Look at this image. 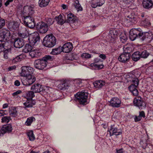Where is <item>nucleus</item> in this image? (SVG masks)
<instances>
[{
  "label": "nucleus",
  "instance_id": "41",
  "mask_svg": "<svg viewBox=\"0 0 153 153\" xmlns=\"http://www.w3.org/2000/svg\"><path fill=\"white\" fill-rule=\"evenodd\" d=\"M141 24L142 26L145 27L149 26L151 25V23L149 20L146 18L142 20L141 21Z\"/></svg>",
  "mask_w": 153,
  "mask_h": 153
},
{
  "label": "nucleus",
  "instance_id": "27",
  "mask_svg": "<svg viewBox=\"0 0 153 153\" xmlns=\"http://www.w3.org/2000/svg\"><path fill=\"white\" fill-rule=\"evenodd\" d=\"M142 4L143 7L148 9L152 8L153 5L152 0H143Z\"/></svg>",
  "mask_w": 153,
  "mask_h": 153
},
{
  "label": "nucleus",
  "instance_id": "33",
  "mask_svg": "<svg viewBox=\"0 0 153 153\" xmlns=\"http://www.w3.org/2000/svg\"><path fill=\"white\" fill-rule=\"evenodd\" d=\"M33 45H32L29 43L25 44L22 50V52L25 53H30L32 51L33 49Z\"/></svg>",
  "mask_w": 153,
  "mask_h": 153
},
{
  "label": "nucleus",
  "instance_id": "34",
  "mask_svg": "<svg viewBox=\"0 0 153 153\" xmlns=\"http://www.w3.org/2000/svg\"><path fill=\"white\" fill-rule=\"evenodd\" d=\"M36 104L35 101L32 99L27 100L26 102L24 103V105L26 108H30L32 107Z\"/></svg>",
  "mask_w": 153,
  "mask_h": 153
},
{
  "label": "nucleus",
  "instance_id": "6",
  "mask_svg": "<svg viewBox=\"0 0 153 153\" xmlns=\"http://www.w3.org/2000/svg\"><path fill=\"white\" fill-rule=\"evenodd\" d=\"M35 77L31 74L21 79L22 84L24 85H30L36 81Z\"/></svg>",
  "mask_w": 153,
  "mask_h": 153
},
{
  "label": "nucleus",
  "instance_id": "24",
  "mask_svg": "<svg viewBox=\"0 0 153 153\" xmlns=\"http://www.w3.org/2000/svg\"><path fill=\"white\" fill-rule=\"evenodd\" d=\"M62 52L68 53L70 52L73 49V45L72 43L70 42H67L63 45L62 47H61Z\"/></svg>",
  "mask_w": 153,
  "mask_h": 153
},
{
  "label": "nucleus",
  "instance_id": "7",
  "mask_svg": "<svg viewBox=\"0 0 153 153\" xmlns=\"http://www.w3.org/2000/svg\"><path fill=\"white\" fill-rule=\"evenodd\" d=\"M24 23L25 25L29 27L32 28L36 26L34 22V15L23 16Z\"/></svg>",
  "mask_w": 153,
  "mask_h": 153
},
{
  "label": "nucleus",
  "instance_id": "21",
  "mask_svg": "<svg viewBox=\"0 0 153 153\" xmlns=\"http://www.w3.org/2000/svg\"><path fill=\"white\" fill-rule=\"evenodd\" d=\"M13 130L12 125L10 124L4 125L0 129V137L2 136L6 132H10Z\"/></svg>",
  "mask_w": 153,
  "mask_h": 153
},
{
  "label": "nucleus",
  "instance_id": "4",
  "mask_svg": "<svg viewBox=\"0 0 153 153\" xmlns=\"http://www.w3.org/2000/svg\"><path fill=\"white\" fill-rule=\"evenodd\" d=\"M7 42H4L2 43L0 45V46L2 48L0 50V52H3V53L4 58L5 59H7L9 58V53L11 51V46L7 45Z\"/></svg>",
  "mask_w": 153,
  "mask_h": 153
},
{
  "label": "nucleus",
  "instance_id": "22",
  "mask_svg": "<svg viewBox=\"0 0 153 153\" xmlns=\"http://www.w3.org/2000/svg\"><path fill=\"white\" fill-rule=\"evenodd\" d=\"M18 35L23 39L27 38L29 36V33L26 28L24 26L21 27L19 30Z\"/></svg>",
  "mask_w": 153,
  "mask_h": 153
},
{
  "label": "nucleus",
  "instance_id": "5",
  "mask_svg": "<svg viewBox=\"0 0 153 153\" xmlns=\"http://www.w3.org/2000/svg\"><path fill=\"white\" fill-rule=\"evenodd\" d=\"M10 31L6 28H4L0 30V38L2 43L9 40L11 37Z\"/></svg>",
  "mask_w": 153,
  "mask_h": 153
},
{
  "label": "nucleus",
  "instance_id": "49",
  "mask_svg": "<svg viewBox=\"0 0 153 153\" xmlns=\"http://www.w3.org/2000/svg\"><path fill=\"white\" fill-rule=\"evenodd\" d=\"M121 41L123 43H124L127 40V38L125 33L121 34L120 36Z\"/></svg>",
  "mask_w": 153,
  "mask_h": 153
},
{
  "label": "nucleus",
  "instance_id": "50",
  "mask_svg": "<svg viewBox=\"0 0 153 153\" xmlns=\"http://www.w3.org/2000/svg\"><path fill=\"white\" fill-rule=\"evenodd\" d=\"M10 119V117L9 116H4L2 118L1 122L7 123L9 122Z\"/></svg>",
  "mask_w": 153,
  "mask_h": 153
},
{
  "label": "nucleus",
  "instance_id": "20",
  "mask_svg": "<svg viewBox=\"0 0 153 153\" xmlns=\"http://www.w3.org/2000/svg\"><path fill=\"white\" fill-rule=\"evenodd\" d=\"M34 66L35 68L39 70H42L47 66V64L44 62L41 59L36 60L35 61Z\"/></svg>",
  "mask_w": 153,
  "mask_h": 153
},
{
  "label": "nucleus",
  "instance_id": "47",
  "mask_svg": "<svg viewBox=\"0 0 153 153\" xmlns=\"http://www.w3.org/2000/svg\"><path fill=\"white\" fill-rule=\"evenodd\" d=\"M75 82L74 85L77 89H79L83 86L82 82L80 80H77L75 81Z\"/></svg>",
  "mask_w": 153,
  "mask_h": 153
},
{
  "label": "nucleus",
  "instance_id": "46",
  "mask_svg": "<svg viewBox=\"0 0 153 153\" xmlns=\"http://www.w3.org/2000/svg\"><path fill=\"white\" fill-rule=\"evenodd\" d=\"M117 33H116V30H111L109 32V36L113 39H114L117 37Z\"/></svg>",
  "mask_w": 153,
  "mask_h": 153
},
{
  "label": "nucleus",
  "instance_id": "48",
  "mask_svg": "<svg viewBox=\"0 0 153 153\" xmlns=\"http://www.w3.org/2000/svg\"><path fill=\"white\" fill-rule=\"evenodd\" d=\"M27 135L29 137L30 140L33 141L35 139V137L32 131H30L28 132L27 133Z\"/></svg>",
  "mask_w": 153,
  "mask_h": 153
},
{
  "label": "nucleus",
  "instance_id": "1",
  "mask_svg": "<svg viewBox=\"0 0 153 153\" xmlns=\"http://www.w3.org/2000/svg\"><path fill=\"white\" fill-rule=\"evenodd\" d=\"M56 39L53 34L47 35L43 39V45L45 46L51 48L56 44Z\"/></svg>",
  "mask_w": 153,
  "mask_h": 153
},
{
  "label": "nucleus",
  "instance_id": "32",
  "mask_svg": "<svg viewBox=\"0 0 153 153\" xmlns=\"http://www.w3.org/2000/svg\"><path fill=\"white\" fill-rule=\"evenodd\" d=\"M22 96L26 98L27 100L32 99L35 96L34 93L32 91L27 92Z\"/></svg>",
  "mask_w": 153,
  "mask_h": 153
},
{
  "label": "nucleus",
  "instance_id": "38",
  "mask_svg": "<svg viewBox=\"0 0 153 153\" xmlns=\"http://www.w3.org/2000/svg\"><path fill=\"white\" fill-rule=\"evenodd\" d=\"M9 113L10 115L13 117L17 115V111L16 108L14 107H12L10 108Z\"/></svg>",
  "mask_w": 153,
  "mask_h": 153
},
{
  "label": "nucleus",
  "instance_id": "23",
  "mask_svg": "<svg viewBox=\"0 0 153 153\" xmlns=\"http://www.w3.org/2000/svg\"><path fill=\"white\" fill-rule=\"evenodd\" d=\"M19 24L15 21H10L9 22L7 25V27L10 30H16L19 27Z\"/></svg>",
  "mask_w": 153,
  "mask_h": 153
},
{
  "label": "nucleus",
  "instance_id": "36",
  "mask_svg": "<svg viewBox=\"0 0 153 153\" xmlns=\"http://www.w3.org/2000/svg\"><path fill=\"white\" fill-rule=\"evenodd\" d=\"M139 114L138 116H135L134 118V121L135 122L140 121L142 118H145L146 117L144 112L143 111H139Z\"/></svg>",
  "mask_w": 153,
  "mask_h": 153
},
{
  "label": "nucleus",
  "instance_id": "39",
  "mask_svg": "<svg viewBox=\"0 0 153 153\" xmlns=\"http://www.w3.org/2000/svg\"><path fill=\"white\" fill-rule=\"evenodd\" d=\"M62 52V50L61 46H59L57 48L52 49L51 53L53 55H57L60 53Z\"/></svg>",
  "mask_w": 153,
  "mask_h": 153
},
{
  "label": "nucleus",
  "instance_id": "44",
  "mask_svg": "<svg viewBox=\"0 0 153 153\" xmlns=\"http://www.w3.org/2000/svg\"><path fill=\"white\" fill-rule=\"evenodd\" d=\"M54 20L51 18H46L45 19V23L46 24L48 27H49L52 25L54 22Z\"/></svg>",
  "mask_w": 153,
  "mask_h": 153
},
{
  "label": "nucleus",
  "instance_id": "64",
  "mask_svg": "<svg viewBox=\"0 0 153 153\" xmlns=\"http://www.w3.org/2000/svg\"><path fill=\"white\" fill-rule=\"evenodd\" d=\"M4 114H5V111L3 110H0V116H4Z\"/></svg>",
  "mask_w": 153,
  "mask_h": 153
},
{
  "label": "nucleus",
  "instance_id": "51",
  "mask_svg": "<svg viewBox=\"0 0 153 153\" xmlns=\"http://www.w3.org/2000/svg\"><path fill=\"white\" fill-rule=\"evenodd\" d=\"M21 56V55H20L19 56H17L13 58L12 60V62L13 63L15 64L17 62L21 61V58L20 56Z\"/></svg>",
  "mask_w": 153,
  "mask_h": 153
},
{
  "label": "nucleus",
  "instance_id": "30",
  "mask_svg": "<svg viewBox=\"0 0 153 153\" xmlns=\"http://www.w3.org/2000/svg\"><path fill=\"white\" fill-rule=\"evenodd\" d=\"M69 86L68 83L64 81L60 82L57 85V87L60 90H64L67 89Z\"/></svg>",
  "mask_w": 153,
  "mask_h": 153
},
{
  "label": "nucleus",
  "instance_id": "60",
  "mask_svg": "<svg viewBox=\"0 0 153 153\" xmlns=\"http://www.w3.org/2000/svg\"><path fill=\"white\" fill-rule=\"evenodd\" d=\"M13 0H7L6 1V2L5 3V5L7 6L9 5L10 3L12 2L13 1Z\"/></svg>",
  "mask_w": 153,
  "mask_h": 153
},
{
  "label": "nucleus",
  "instance_id": "31",
  "mask_svg": "<svg viewBox=\"0 0 153 153\" xmlns=\"http://www.w3.org/2000/svg\"><path fill=\"white\" fill-rule=\"evenodd\" d=\"M75 16L72 13H69L67 15V19L65 20V22L69 23H74L75 21Z\"/></svg>",
  "mask_w": 153,
  "mask_h": 153
},
{
  "label": "nucleus",
  "instance_id": "29",
  "mask_svg": "<svg viewBox=\"0 0 153 153\" xmlns=\"http://www.w3.org/2000/svg\"><path fill=\"white\" fill-rule=\"evenodd\" d=\"M105 81L102 80H98L95 81L93 82L94 87L97 89L101 88L105 84Z\"/></svg>",
  "mask_w": 153,
  "mask_h": 153
},
{
  "label": "nucleus",
  "instance_id": "8",
  "mask_svg": "<svg viewBox=\"0 0 153 153\" xmlns=\"http://www.w3.org/2000/svg\"><path fill=\"white\" fill-rule=\"evenodd\" d=\"M40 36L37 32L33 33L30 37L28 38L29 43L32 45H34L36 44H38L40 41Z\"/></svg>",
  "mask_w": 153,
  "mask_h": 153
},
{
  "label": "nucleus",
  "instance_id": "37",
  "mask_svg": "<svg viewBox=\"0 0 153 153\" xmlns=\"http://www.w3.org/2000/svg\"><path fill=\"white\" fill-rule=\"evenodd\" d=\"M49 1L50 0H39V5L41 7H45L48 5Z\"/></svg>",
  "mask_w": 153,
  "mask_h": 153
},
{
  "label": "nucleus",
  "instance_id": "25",
  "mask_svg": "<svg viewBox=\"0 0 153 153\" xmlns=\"http://www.w3.org/2000/svg\"><path fill=\"white\" fill-rule=\"evenodd\" d=\"M25 44L24 40L21 38H16L15 39L14 46L16 48L22 47Z\"/></svg>",
  "mask_w": 153,
  "mask_h": 153
},
{
  "label": "nucleus",
  "instance_id": "52",
  "mask_svg": "<svg viewBox=\"0 0 153 153\" xmlns=\"http://www.w3.org/2000/svg\"><path fill=\"white\" fill-rule=\"evenodd\" d=\"M81 56L83 59H89L91 57V55L87 53H83L81 54Z\"/></svg>",
  "mask_w": 153,
  "mask_h": 153
},
{
  "label": "nucleus",
  "instance_id": "63",
  "mask_svg": "<svg viewBox=\"0 0 153 153\" xmlns=\"http://www.w3.org/2000/svg\"><path fill=\"white\" fill-rule=\"evenodd\" d=\"M123 148H121L119 150L116 149V153H123Z\"/></svg>",
  "mask_w": 153,
  "mask_h": 153
},
{
  "label": "nucleus",
  "instance_id": "57",
  "mask_svg": "<svg viewBox=\"0 0 153 153\" xmlns=\"http://www.w3.org/2000/svg\"><path fill=\"white\" fill-rule=\"evenodd\" d=\"M22 91L21 90H18L16 92H14L12 94V95L13 96H16L18 94H19L22 93Z\"/></svg>",
  "mask_w": 153,
  "mask_h": 153
},
{
  "label": "nucleus",
  "instance_id": "45",
  "mask_svg": "<svg viewBox=\"0 0 153 153\" xmlns=\"http://www.w3.org/2000/svg\"><path fill=\"white\" fill-rule=\"evenodd\" d=\"M140 53L141 58L144 59L147 58L150 55L149 53L146 50L140 52Z\"/></svg>",
  "mask_w": 153,
  "mask_h": 153
},
{
  "label": "nucleus",
  "instance_id": "59",
  "mask_svg": "<svg viewBox=\"0 0 153 153\" xmlns=\"http://www.w3.org/2000/svg\"><path fill=\"white\" fill-rule=\"evenodd\" d=\"M99 57L100 58H101L103 60H105L106 58V56L105 54H101L99 56Z\"/></svg>",
  "mask_w": 153,
  "mask_h": 153
},
{
  "label": "nucleus",
  "instance_id": "15",
  "mask_svg": "<svg viewBox=\"0 0 153 153\" xmlns=\"http://www.w3.org/2000/svg\"><path fill=\"white\" fill-rule=\"evenodd\" d=\"M130 51L126 50L125 51H123L118 57L119 61L123 63H125L128 61L131 56V54L129 53Z\"/></svg>",
  "mask_w": 153,
  "mask_h": 153
},
{
  "label": "nucleus",
  "instance_id": "19",
  "mask_svg": "<svg viewBox=\"0 0 153 153\" xmlns=\"http://www.w3.org/2000/svg\"><path fill=\"white\" fill-rule=\"evenodd\" d=\"M140 28H134L131 30L129 32V37L132 41L137 39L138 35L140 33Z\"/></svg>",
  "mask_w": 153,
  "mask_h": 153
},
{
  "label": "nucleus",
  "instance_id": "53",
  "mask_svg": "<svg viewBox=\"0 0 153 153\" xmlns=\"http://www.w3.org/2000/svg\"><path fill=\"white\" fill-rule=\"evenodd\" d=\"M74 6L76 9L77 10V11H79V10L82 11V8L81 6V5L80 4L74 5Z\"/></svg>",
  "mask_w": 153,
  "mask_h": 153
},
{
  "label": "nucleus",
  "instance_id": "40",
  "mask_svg": "<svg viewBox=\"0 0 153 153\" xmlns=\"http://www.w3.org/2000/svg\"><path fill=\"white\" fill-rule=\"evenodd\" d=\"M53 56L50 55H45L41 59L47 64L48 61H51L53 59Z\"/></svg>",
  "mask_w": 153,
  "mask_h": 153
},
{
  "label": "nucleus",
  "instance_id": "16",
  "mask_svg": "<svg viewBox=\"0 0 153 153\" xmlns=\"http://www.w3.org/2000/svg\"><path fill=\"white\" fill-rule=\"evenodd\" d=\"M33 8L28 6H24L22 11L23 16L34 15V11Z\"/></svg>",
  "mask_w": 153,
  "mask_h": 153
},
{
  "label": "nucleus",
  "instance_id": "55",
  "mask_svg": "<svg viewBox=\"0 0 153 153\" xmlns=\"http://www.w3.org/2000/svg\"><path fill=\"white\" fill-rule=\"evenodd\" d=\"M134 96H136L138 95V90L136 89L135 90L131 91Z\"/></svg>",
  "mask_w": 153,
  "mask_h": 153
},
{
  "label": "nucleus",
  "instance_id": "17",
  "mask_svg": "<svg viewBox=\"0 0 153 153\" xmlns=\"http://www.w3.org/2000/svg\"><path fill=\"white\" fill-rule=\"evenodd\" d=\"M109 105L114 108H119L120 106L121 101L117 97H114L109 101Z\"/></svg>",
  "mask_w": 153,
  "mask_h": 153
},
{
  "label": "nucleus",
  "instance_id": "54",
  "mask_svg": "<svg viewBox=\"0 0 153 153\" xmlns=\"http://www.w3.org/2000/svg\"><path fill=\"white\" fill-rule=\"evenodd\" d=\"M5 24V21L4 19H0V29L2 28Z\"/></svg>",
  "mask_w": 153,
  "mask_h": 153
},
{
  "label": "nucleus",
  "instance_id": "3",
  "mask_svg": "<svg viewBox=\"0 0 153 153\" xmlns=\"http://www.w3.org/2000/svg\"><path fill=\"white\" fill-rule=\"evenodd\" d=\"M140 33L138 35L137 39L142 41H149L152 39V34L148 32H143L140 28Z\"/></svg>",
  "mask_w": 153,
  "mask_h": 153
},
{
  "label": "nucleus",
  "instance_id": "10",
  "mask_svg": "<svg viewBox=\"0 0 153 153\" xmlns=\"http://www.w3.org/2000/svg\"><path fill=\"white\" fill-rule=\"evenodd\" d=\"M130 76V78L131 79H128L129 81H132L134 84L131 85L128 87V88L130 91L135 90L136 89L137 86L139 85V81L137 78L133 74H131Z\"/></svg>",
  "mask_w": 153,
  "mask_h": 153
},
{
  "label": "nucleus",
  "instance_id": "11",
  "mask_svg": "<svg viewBox=\"0 0 153 153\" xmlns=\"http://www.w3.org/2000/svg\"><path fill=\"white\" fill-rule=\"evenodd\" d=\"M102 61L100 58H96L94 60V62L90 64V66L95 70H100L104 67Z\"/></svg>",
  "mask_w": 153,
  "mask_h": 153
},
{
  "label": "nucleus",
  "instance_id": "13",
  "mask_svg": "<svg viewBox=\"0 0 153 153\" xmlns=\"http://www.w3.org/2000/svg\"><path fill=\"white\" fill-rule=\"evenodd\" d=\"M21 76L26 77L27 76L33 74L34 69L33 68L28 66H23L22 68Z\"/></svg>",
  "mask_w": 153,
  "mask_h": 153
},
{
  "label": "nucleus",
  "instance_id": "14",
  "mask_svg": "<svg viewBox=\"0 0 153 153\" xmlns=\"http://www.w3.org/2000/svg\"><path fill=\"white\" fill-rule=\"evenodd\" d=\"M133 103L134 105L138 107L140 109H142L146 107L145 102L141 97H136L133 100Z\"/></svg>",
  "mask_w": 153,
  "mask_h": 153
},
{
  "label": "nucleus",
  "instance_id": "18",
  "mask_svg": "<svg viewBox=\"0 0 153 153\" xmlns=\"http://www.w3.org/2000/svg\"><path fill=\"white\" fill-rule=\"evenodd\" d=\"M30 90L34 93H40L42 94L45 90L43 88L42 85L38 83L35 84L33 85L31 87Z\"/></svg>",
  "mask_w": 153,
  "mask_h": 153
},
{
  "label": "nucleus",
  "instance_id": "61",
  "mask_svg": "<svg viewBox=\"0 0 153 153\" xmlns=\"http://www.w3.org/2000/svg\"><path fill=\"white\" fill-rule=\"evenodd\" d=\"M16 66H11L10 67H9L8 68V71H11L13 69H16Z\"/></svg>",
  "mask_w": 153,
  "mask_h": 153
},
{
  "label": "nucleus",
  "instance_id": "26",
  "mask_svg": "<svg viewBox=\"0 0 153 153\" xmlns=\"http://www.w3.org/2000/svg\"><path fill=\"white\" fill-rule=\"evenodd\" d=\"M32 58H38L42 55V52L40 50L34 49L30 52L29 53Z\"/></svg>",
  "mask_w": 153,
  "mask_h": 153
},
{
  "label": "nucleus",
  "instance_id": "58",
  "mask_svg": "<svg viewBox=\"0 0 153 153\" xmlns=\"http://www.w3.org/2000/svg\"><path fill=\"white\" fill-rule=\"evenodd\" d=\"M14 84L16 86H19L20 85V83L19 80H16L15 81Z\"/></svg>",
  "mask_w": 153,
  "mask_h": 153
},
{
  "label": "nucleus",
  "instance_id": "42",
  "mask_svg": "<svg viewBox=\"0 0 153 153\" xmlns=\"http://www.w3.org/2000/svg\"><path fill=\"white\" fill-rule=\"evenodd\" d=\"M62 18V16L61 14H60L59 16H56L55 17V18L58 24L60 25H62L65 22H65V21H64Z\"/></svg>",
  "mask_w": 153,
  "mask_h": 153
},
{
  "label": "nucleus",
  "instance_id": "35",
  "mask_svg": "<svg viewBox=\"0 0 153 153\" xmlns=\"http://www.w3.org/2000/svg\"><path fill=\"white\" fill-rule=\"evenodd\" d=\"M140 53V52L139 51H136L134 52L131 56L132 59L135 62L140 59H141Z\"/></svg>",
  "mask_w": 153,
  "mask_h": 153
},
{
  "label": "nucleus",
  "instance_id": "9",
  "mask_svg": "<svg viewBox=\"0 0 153 153\" xmlns=\"http://www.w3.org/2000/svg\"><path fill=\"white\" fill-rule=\"evenodd\" d=\"M36 29L38 32L41 33H45L48 31V27L44 22L38 23L35 26Z\"/></svg>",
  "mask_w": 153,
  "mask_h": 153
},
{
  "label": "nucleus",
  "instance_id": "62",
  "mask_svg": "<svg viewBox=\"0 0 153 153\" xmlns=\"http://www.w3.org/2000/svg\"><path fill=\"white\" fill-rule=\"evenodd\" d=\"M130 48H131L129 47H125L123 48V51H125L126 50L127 51H128L129 52L130 51L129 53H130L131 50H130L129 49Z\"/></svg>",
  "mask_w": 153,
  "mask_h": 153
},
{
  "label": "nucleus",
  "instance_id": "28",
  "mask_svg": "<svg viewBox=\"0 0 153 153\" xmlns=\"http://www.w3.org/2000/svg\"><path fill=\"white\" fill-rule=\"evenodd\" d=\"M105 2V0H93L91 6L92 8H95L97 6H102Z\"/></svg>",
  "mask_w": 153,
  "mask_h": 153
},
{
  "label": "nucleus",
  "instance_id": "2",
  "mask_svg": "<svg viewBox=\"0 0 153 153\" xmlns=\"http://www.w3.org/2000/svg\"><path fill=\"white\" fill-rule=\"evenodd\" d=\"M88 95V93L87 91L83 90L77 92L75 95V96L81 104L85 105L87 103Z\"/></svg>",
  "mask_w": 153,
  "mask_h": 153
},
{
  "label": "nucleus",
  "instance_id": "12",
  "mask_svg": "<svg viewBox=\"0 0 153 153\" xmlns=\"http://www.w3.org/2000/svg\"><path fill=\"white\" fill-rule=\"evenodd\" d=\"M108 131L110 133V136L115 135L116 136L121 135L122 133V131L114 125H111L110 129L108 128Z\"/></svg>",
  "mask_w": 153,
  "mask_h": 153
},
{
  "label": "nucleus",
  "instance_id": "56",
  "mask_svg": "<svg viewBox=\"0 0 153 153\" xmlns=\"http://www.w3.org/2000/svg\"><path fill=\"white\" fill-rule=\"evenodd\" d=\"M124 3L127 5L131 4L133 0H123Z\"/></svg>",
  "mask_w": 153,
  "mask_h": 153
},
{
  "label": "nucleus",
  "instance_id": "43",
  "mask_svg": "<svg viewBox=\"0 0 153 153\" xmlns=\"http://www.w3.org/2000/svg\"><path fill=\"white\" fill-rule=\"evenodd\" d=\"M35 120V118L33 117H31L27 118L25 125L27 126H30L33 121Z\"/></svg>",
  "mask_w": 153,
  "mask_h": 153
}]
</instances>
